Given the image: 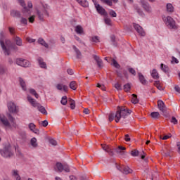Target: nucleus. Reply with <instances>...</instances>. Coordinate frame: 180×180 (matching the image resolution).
Listing matches in <instances>:
<instances>
[{"label":"nucleus","mask_w":180,"mask_h":180,"mask_svg":"<svg viewBox=\"0 0 180 180\" xmlns=\"http://www.w3.org/2000/svg\"><path fill=\"white\" fill-rule=\"evenodd\" d=\"M70 88L71 89H73V91H75V89H77V82H72L70 84Z\"/></svg>","instance_id":"37"},{"label":"nucleus","mask_w":180,"mask_h":180,"mask_svg":"<svg viewBox=\"0 0 180 180\" xmlns=\"http://www.w3.org/2000/svg\"><path fill=\"white\" fill-rule=\"evenodd\" d=\"M16 64L22 67V65H23V60L22 58H18L16 60Z\"/></svg>","instance_id":"50"},{"label":"nucleus","mask_w":180,"mask_h":180,"mask_svg":"<svg viewBox=\"0 0 180 180\" xmlns=\"http://www.w3.org/2000/svg\"><path fill=\"white\" fill-rule=\"evenodd\" d=\"M171 122L172 123H174V124H178V120L175 117H172Z\"/></svg>","instance_id":"58"},{"label":"nucleus","mask_w":180,"mask_h":180,"mask_svg":"<svg viewBox=\"0 0 180 180\" xmlns=\"http://www.w3.org/2000/svg\"><path fill=\"white\" fill-rule=\"evenodd\" d=\"M162 20L169 29H176V23L171 16H163Z\"/></svg>","instance_id":"5"},{"label":"nucleus","mask_w":180,"mask_h":180,"mask_svg":"<svg viewBox=\"0 0 180 180\" xmlns=\"http://www.w3.org/2000/svg\"><path fill=\"white\" fill-rule=\"evenodd\" d=\"M130 88H131L130 84H127L124 85V91L125 92H129V91H130Z\"/></svg>","instance_id":"46"},{"label":"nucleus","mask_w":180,"mask_h":180,"mask_svg":"<svg viewBox=\"0 0 180 180\" xmlns=\"http://www.w3.org/2000/svg\"><path fill=\"white\" fill-rule=\"evenodd\" d=\"M124 140H125V141H130V140H131L130 136H129V134H126L125 137H124Z\"/></svg>","instance_id":"62"},{"label":"nucleus","mask_w":180,"mask_h":180,"mask_svg":"<svg viewBox=\"0 0 180 180\" xmlns=\"http://www.w3.org/2000/svg\"><path fill=\"white\" fill-rule=\"evenodd\" d=\"M97 88H101L102 91H106V88L103 84H100L99 83L97 84Z\"/></svg>","instance_id":"57"},{"label":"nucleus","mask_w":180,"mask_h":180,"mask_svg":"<svg viewBox=\"0 0 180 180\" xmlns=\"http://www.w3.org/2000/svg\"><path fill=\"white\" fill-rule=\"evenodd\" d=\"M0 120L6 127H11V124L9 123V121H8V119L4 117H2V116L0 115Z\"/></svg>","instance_id":"23"},{"label":"nucleus","mask_w":180,"mask_h":180,"mask_svg":"<svg viewBox=\"0 0 180 180\" xmlns=\"http://www.w3.org/2000/svg\"><path fill=\"white\" fill-rule=\"evenodd\" d=\"M11 175L13 178H15L16 180H21L20 175H19V171L18 170H12Z\"/></svg>","instance_id":"21"},{"label":"nucleus","mask_w":180,"mask_h":180,"mask_svg":"<svg viewBox=\"0 0 180 180\" xmlns=\"http://www.w3.org/2000/svg\"><path fill=\"white\" fill-rule=\"evenodd\" d=\"M7 117L8 120L11 122V123H13V122H15V118H13V117L12 116V115H11V113L9 112L7 113Z\"/></svg>","instance_id":"47"},{"label":"nucleus","mask_w":180,"mask_h":180,"mask_svg":"<svg viewBox=\"0 0 180 180\" xmlns=\"http://www.w3.org/2000/svg\"><path fill=\"white\" fill-rule=\"evenodd\" d=\"M27 101L28 102L33 106V108H37L38 110L41 112V113H43V115H47V111L46 110V108L44 107L41 106L34 98H32V96H27Z\"/></svg>","instance_id":"3"},{"label":"nucleus","mask_w":180,"mask_h":180,"mask_svg":"<svg viewBox=\"0 0 180 180\" xmlns=\"http://www.w3.org/2000/svg\"><path fill=\"white\" fill-rule=\"evenodd\" d=\"M67 96H64L62 97V99L60 101V103H62V105H67Z\"/></svg>","instance_id":"45"},{"label":"nucleus","mask_w":180,"mask_h":180,"mask_svg":"<svg viewBox=\"0 0 180 180\" xmlns=\"http://www.w3.org/2000/svg\"><path fill=\"white\" fill-rule=\"evenodd\" d=\"M96 9L97 12L100 13V15H103L104 16H106V15H108V13H106L105 8H103V7H102L99 4L96 6Z\"/></svg>","instance_id":"15"},{"label":"nucleus","mask_w":180,"mask_h":180,"mask_svg":"<svg viewBox=\"0 0 180 180\" xmlns=\"http://www.w3.org/2000/svg\"><path fill=\"white\" fill-rule=\"evenodd\" d=\"M177 148H178V153L180 154V142H177L176 143Z\"/></svg>","instance_id":"64"},{"label":"nucleus","mask_w":180,"mask_h":180,"mask_svg":"<svg viewBox=\"0 0 180 180\" xmlns=\"http://www.w3.org/2000/svg\"><path fill=\"white\" fill-rule=\"evenodd\" d=\"M7 106L10 113H18L19 112V108L12 101L8 102Z\"/></svg>","instance_id":"7"},{"label":"nucleus","mask_w":180,"mask_h":180,"mask_svg":"<svg viewBox=\"0 0 180 180\" xmlns=\"http://www.w3.org/2000/svg\"><path fill=\"white\" fill-rule=\"evenodd\" d=\"M49 6L47 4H41L36 8V13L39 20H44V16H49Z\"/></svg>","instance_id":"2"},{"label":"nucleus","mask_w":180,"mask_h":180,"mask_svg":"<svg viewBox=\"0 0 180 180\" xmlns=\"http://www.w3.org/2000/svg\"><path fill=\"white\" fill-rule=\"evenodd\" d=\"M56 89H58V91H64V92H67L68 91V86L62 84H57Z\"/></svg>","instance_id":"22"},{"label":"nucleus","mask_w":180,"mask_h":180,"mask_svg":"<svg viewBox=\"0 0 180 180\" xmlns=\"http://www.w3.org/2000/svg\"><path fill=\"white\" fill-rule=\"evenodd\" d=\"M172 135H171V134H169L168 135H165L164 136H162V135H160V139L162 140H168V139H170V137H172Z\"/></svg>","instance_id":"44"},{"label":"nucleus","mask_w":180,"mask_h":180,"mask_svg":"<svg viewBox=\"0 0 180 180\" xmlns=\"http://www.w3.org/2000/svg\"><path fill=\"white\" fill-rule=\"evenodd\" d=\"M28 127L31 131H32L35 134H39V129H36V124L33 123H30L28 124Z\"/></svg>","instance_id":"17"},{"label":"nucleus","mask_w":180,"mask_h":180,"mask_svg":"<svg viewBox=\"0 0 180 180\" xmlns=\"http://www.w3.org/2000/svg\"><path fill=\"white\" fill-rule=\"evenodd\" d=\"M23 67L25 68H27V67H30V61L27 60H23Z\"/></svg>","instance_id":"39"},{"label":"nucleus","mask_w":180,"mask_h":180,"mask_svg":"<svg viewBox=\"0 0 180 180\" xmlns=\"http://www.w3.org/2000/svg\"><path fill=\"white\" fill-rule=\"evenodd\" d=\"M166 9L167 11L169 12V13H172L174 12V6H172L170 3L167 4L166 6Z\"/></svg>","instance_id":"29"},{"label":"nucleus","mask_w":180,"mask_h":180,"mask_svg":"<svg viewBox=\"0 0 180 180\" xmlns=\"http://www.w3.org/2000/svg\"><path fill=\"white\" fill-rule=\"evenodd\" d=\"M139 77L140 82H141L143 85H146V84H147V80H146L144 76L141 75V73H139Z\"/></svg>","instance_id":"32"},{"label":"nucleus","mask_w":180,"mask_h":180,"mask_svg":"<svg viewBox=\"0 0 180 180\" xmlns=\"http://www.w3.org/2000/svg\"><path fill=\"white\" fill-rule=\"evenodd\" d=\"M15 41L17 46H22V39L19 38V37H15Z\"/></svg>","instance_id":"38"},{"label":"nucleus","mask_w":180,"mask_h":180,"mask_svg":"<svg viewBox=\"0 0 180 180\" xmlns=\"http://www.w3.org/2000/svg\"><path fill=\"white\" fill-rule=\"evenodd\" d=\"M49 143L51 146H57V141L53 139H49Z\"/></svg>","instance_id":"53"},{"label":"nucleus","mask_w":180,"mask_h":180,"mask_svg":"<svg viewBox=\"0 0 180 180\" xmlns=\"http://www.w3.org/2000/svg\"><path fill=\"white\" fill-rule=\"evenodd\" d=\"M124 150H126L125 147L118 146V148L115 149V151L117 154L123 155L124 154Z\"/></svg>","instance_id":"28"},{"label":"nucleus","mask_w":180,"mask_h":180,"mask_svg":"<svg viewBox=\"0 0 180 180\" xmlns=\"http://www.w3.org/2000/svg\"><path fill=\"white\" fill-rule=\"evenodd\" d=\"M131 113V111L126 108L118 107L115 115V113H110L109 115V122H113V120L115 117L116 123H119V122H120V119H126V117H127V116Z\"/></svg>","instance_id":"1"},{"label":"nucleus","mask_w":180,"mask_h":180,"mask_svg":"<svg viewBox=\"0 0 180 180\" xmlns=\"http://www.w3.org/2000/svg\"><path fill=\"white\" fill-rule=\"evenodd\" d=\"M8 30H9L11 34H15V28H13L12 27H9Z\"/></svg>","instance_id":"59"},{"label":"nucleus","mask_w":180,"mask_h":180,"mask_svg":"<svg viewBox=\"0 0 180 180\" xmlns=\"http://www.w3.org/2000/svg\"><path fill=\"white\" fill-rule=\"evenodd\" d=\"M33 8V4L32 3V1H29L27 3V6H25L23 8V12L24 13H29L30 15V13H32V9Z\"/></svg>","instance_id":"11"},{"label":"nucleus","mask_w":180,"mask_h":180,"mask_svg":"<svg viewBox=\"0 0 180 180\" xmlns=\"http://www.w3.org/2000/svg\"><path fill=\"white\" fill-rule=\"evenodd\" d=\"M73 49L75 50L76 58L78 59L82 58V53H81L79 49H78L75 46H73Z\"/></svg>","instance_id":"25"},{"label":"nucleus","mask_w":180,"mask_h":180,"mask_svg":"<svg viewBox=\"0 0 180 180\" xmlns=\"http://www.w3.org/2000/svg\"><path fill=\"white\" fill-rule=\"evenodd\" d=\"M37 61L41 68H44L45 70L47 68V65L44 63L43 58H38Z\"/></svg>","instance_id":"26"},{"label":"nucleus","mask_w":180,"mask_h":180,"mask_svg":"<svg viewBox=\"0 0 180 180\" xmlns=\"http://www.w3.org/2000/svg\"><path fill=\"white\" fill-rule=\"evenodd\" d=\"M131 155H132V157H137V155H139V150H134L131 152Z\"/></svg>","instance_id":"51"},{"label":"nucleus","mask_w":180,"mask_h":180,"mask_svg":"<svg viewBox=\"0 0 180 180\" xmlns=\"http://www.w3.org/2000/svg\"><path fill=\"white\" fill-rule=\"evenodd\" d=\"M75 32L77 33V34H85L84 27L79 25L75 26Z\"/></svg>","instance_id":"14"},{"label":"nucleus","mask_w":180,"mask_h":180,"mask_svg":"<svg viewBox=\"0 0 180 180\" xmlns=\"http://www.w3.org/2000/svg\"><path fill=\"white\" fill-rule=\"evenodd\" d=\"M174 91H176V92H177L178 94H180V88L179 87V86H174Z\"/></svg>","instance_id":"63"},{"label":"nucleus","mask_w":180,"mask_h":180,"mask_svg":"<svg viewBox=\"0 0 180 180\" xmlns=\"http://www.w3.org/2000/svg\"><path fill=\"white\" fill-rule=\"evenodd\" d=\"M155 86L159 89V91H162V86H161V84H160V81H155L154 82Z\"/></svg>","instance_id":"35"},{"label":"nucleus","mask_w":180,"mask_h":180,"mask_svg":"<svg viewBox=\"0 0 180 180\" xmlns=\"http://www.w3.org/2000/svg\"><path fill=\"white\" fill-rule=\"evenodd\" d=\"M150 75L152 78H153V79H158V78H160V75L158 74V72L155 69H153L150 72Z\"/></svg>","instance_id":"24"},{"label":"nucleus","mask_w":180,"mask_h":180,"mask_svg":"<svg viewBox=\"0 0 180 180\" xmlns=\"http://www.w3.org/2000/svg\"><path fill=\"white\" fill-rule=\"evenodd\" d=\"M30 146L32 147V148H37L39 147V143H37V139L35 137L32 138L30 140Z\"/></svg>","instance_id":"19"},{"label":"nucleus","mask_w":180,"mask_h":180,"mask_svg":"<svg viewBox=\"0 0 180 180\" xmlns=\"http://www.w3.org/2000/svg\"><path fill=\"white\" fill-rule=\"evenodd\" d=\"M54 169L56 172H63V171L70 172V166L68 165H63L60 162H57Z\"/></svg>","instance_id":"6"},{"label":"nucleus","mask_w":180,"mask_h":180,"mask_svg":"<svg viewBox=\"0 0 180 180\" xmlns=\"http://www.w3.org/2000/svg\"><path fill=\"white\" fill-rule=\"evenodd\" d=\"M93 57H94L95 61H96L98 67H99L100 68L103 67V63L102 62V59H101V58H99V56H98L96 55H94Z\"/></svg>","instance_id":"18"},{"label":"nucleus","mask_w":180,"mask_h":180,"mask_svg":"<svg viewBox=\"0 0 180 180\" xmlns=\"http://www.w3.org/2000/svg\"><path fill=\"white\" fill-rule=\"evenodd\" d=\"M1 38L0 39V44L1 46L2 49L4 50L6 55L9 56L11 54V51L9 48H7L4 43V32H1Z\"/></svg>","instance_id":"8"},{"label":"nucleus","mask_w":180,"mask_h":180,"mask_svg":"<svg viewBox=\"0 0 180 180\" xmlns=\"http://www.w3.org/2000/svg\"><path fill=\"white\" fill-rule=\"evenodd\" d=\"M28 91L30 92V94H31V95H33L37 99H39V94L36 92V90H34V89H29Z\"/></svg>","instance_id":"30"},{"label":"nucleus","mask_w":180,"mask_h":180,"mask_svg":"<svg viewBox=\"0 0 180 180\" xmlns=\"http://www.w3.org/2000/svg\"><path fill=\"white\" fill-rule=\"evenodd\" d=\"M160 68L163 72H168V71H169V68H168V66L162 63L160 65Z\"/></svg>","instance_id":"33"},{"label":"nucleus","mask_w":180,"mask_h":180,"mask_svg":"<svg viewBox=\"0 0 180 180\" xmlns=\"http://www.w3.org/2000/svg\"><path fill=\"white\" fill-rule=\"evenodd\" d=\"M0 154L2 157H4V158H9L13 155L12 149L11 148V144L6 143L4 145L3 149H0Z\"/></svg>","instance_id":"4"},{"label":"nucleus","mask_w":180,"mask_h":180,"mask_svg":"<svg viewBox=\"0 0 180 180\" xmlns=\"http://www.w3.org/2000/svg\"><path fill=\"white\" fill-rule=\"evenodd\" d=\"M11 15L13 16V18H20V16H22L20 12L16 10H12L11 11Z\"/></svg>","instance_id":"27"},{"label":"nucleus","mask_w":180,"mask_h":180,"mask_svg":"<svg viewBox=\"0 0 180 180\" xmlns=\"http://www.w3.org/2000/svg\"><path fill=\"white\" fill-rule=\"evenodd\" d=\"M114 86L117 91H122V85L120 84L116 83Z\"/></svg>","instance_id":"54"},{"label":"nucleus","mask_w":180,"mask_h":180,"mask_svg":"<svg viewBox=\"0 0 180 180\" xmlns=\"http://www.w3.org/2000/svg\"><path fill=\"white\" fill-rule=\"evenodd\" d=\"M70 108L71 109L74 110L75 109V101L72 99H70Z\"/></svg>","instance_id":"49"},{"label":"nucleus","mask_w":180,"mask_h":180,"mask_svg":"<svg viewBox=\"0 0 180 180\" xmlns=\"http://www.w3.org/2000/svg\"><path fill=\"white\" fill-rule=\"evenodd\" d=\"M121 172L125 175H129V174H131L133 172V169H130V167L127 166H123Z\"/></svg>","instance_id":"16"},{"label":"nucleus","mask_w":180,"mask_h":180,"mask_svg":"<svg viewBox=\"0 0 180 180\" xmlns=\"http://www.w3.org/2000/svg\"><path fill=\"white\" fill-rule=\"evenodd\" d=\"M34 19H36V15H33L28 18V21L30 23H34Z\"/></svg>","instance_id":"43"},{"label":"nucleus","mask_w":180,"mask_h":180,"mask_svg":"<svg viewBox=\"0 0 180 180\" xmlns=\"http://www.w3.org/2000/svg\"><path fill=\"white\" fill-rule=\"evenodd\" d=\"M103 4H105V5H108V6H112V0H101Z\"/></svg>","instance_id":"40"},{"label":"nucleus","mask_w":180,"mask_h":180,"mask_svg":"<svg viewBox=\"0 0 180 180\" xmlns=\"http://www.w3.org/2000/svg\"><path fill=\"white\" fill-rule=\"evenodd\" d=\"M92 41L94 43H99V37L95 36L92 37Z\"/></svg>","instance_id":"56"},{"label":"nucleus","mask_w":180,"mask_h":180,"mask_svg":"<svg viewBox=\"0 0 180 180\" xmlns=\"http://www.w3.org/2000/svg\"><path fill=\"white\" fill-rule=\"evenodd\" d=\"M132 103H139V99H137V95L132 94V99H131Z\"/></svg>","instance_id":"36"},{"label":"nucleus","mask_w":180,"mask_h":180,"mask_svg":"<svg viewBox=\"0 0 180 180\" xmlns=\"http://www.w3.org/2000/svg\"><path fill=\"white\" fill-rule=\"evenodd\" d=\"M38 43L41 46H44V47H46V49H49V44L46 43V41H44V39L39 38L38 39Z\"/></svg>","instance_id":"31"},{"label":"nucleus","mask_w":180,"mask_h":180,"mask_svg":"<svg viewBox=\"0 0 180 180\" xmlns=\"http://www.w3.org/2000/svg\"><path fill=\"white\" fill-rule=\"evenodd\" d=\"M141 5L144 9L145 12H147L148 13H151L153 12V8L150 6V4L148 2L141 1Z\"/></svg>","instance_id":"10"},{"label":"nucleus","mask_w":180,"mask_h":180,"mask_svg":"<svg viewBox=\"0 0 180 180\" xmlns=\"http://www.w3.org/2000/svg\"><path fill=\"white\" fill-rule=\"evenodd\" d=\"M134 9L139 15H141V13H143V11H141V8H140L137 5H134Z\"/></svg>","instance_id":"42"},{"label":"nucleus","mask_w":180,"mask_h":180,"mask_svg":"<svg viewBox=\"0 0 180 180\" xmlns=\"http://www.w3.org/2000/svg\"><path fill=\"white\" fill-rule=\"evenodd\" d=\"M101 147L105 153H108L109 155H113V149L110 146L106 144H101Z\"/></svg>","instance_id":"12"},{"label":"nucleus","mask_w":180,"mask_h":180,"mask_svg":"<svg viewBox=\"0 0 180 180\" xmlns=\"http://www.w3.org/2000/svg\"><path fill=\"white\" fill-rule=\"evenodd\" d=\"M158 106L160 112H162V113L167 112V107L165 106L164 101L161 100L158 101Z\"/></svg>","instance_id":"13"},{"label":"nucleus","mask_w":180,"mask_h":180,"mask_svg":"<svg viewBox=\"0 0 180 180\" xmlns=\"http://www.w3.org/2000/svg\"><path fill=\"white\" fill-rule=\"evenodd\" d=\"M26 40L28 41V43H34V41H36V39H33L30 37L26 38Z\"/></svg>","instance_id":"61"},{"label":"nucleus","mask_w":180,"mask_h":180,"mask_svg":"<svg viewBox=\"0 0 180 180\" xmlns=\"http://www.w3.org/2000/svg\"><path fill=\"white\" fill-rule=\"evenodd\" d=\"M133 27L135 29V30L137 32V33L139 34V36H142L143 37L146 36V32L144 31L143 27L140 26V25L134 23Z\"/></svg>","instance_id":"9"},{"label":"nucleus","mask_w":180,"mask_h":180,"mask_svg":"<svg viewBox=\"0 0 180 180\" xmlns=\"http://www.w3.org/2000/svg\"><path fill=\"white\" fill-rule=\"evenodd\" d=\"M128 70L130 72V74H131L134 76H136V70L133 69V68H129Z\"/></svg>","instance_id":"55"},{"label":"nucleus","mask_w":180,"mask_h":180,"mask_svg":"<svg viewBox=\"0 0 180 180\" xmlns=\"http://www.w3.org/2000/svg\"><path fill=\"white\" fill-rule=\"evenodd\" d=\"M112 65H114L115 68H120V65L117 63V61H116V60L112 59Z\"/></svg>","instance_id":"41"},{"label":"nucleus","mask_w":180,"mask_h":180,"mask_svg":"<svg viewBox=\"0 0 180 180\" xmlns=\"http://www.w3.org/2000/svg\"><path fill=\"white\" fill-rule=\"evenodd\" d=\"M41 125L44 127H47V126L49 125V122H47V120H44L41 122Z\"/></svg>","instance_id":"60"},{"label":"nucleus","mask_w":180,"mask_h":180,"mask_svg":"<svg viewBox=\"0 0 180 180\" xmlns=\"http://www.w3.org/2000/svg\"><path fill=\"white\" fill-rule=\"evenodd\" d=\"M109 15L110 16H112V18H116V16H117V14H116V12L113 10L110 11Z\"/></svg>","instance_id":"52"},{"label":"nucleus","mask_w":180,"mask_h":180,"mask_svg":"<svg viewBox=\"0 0 180 180\" xmlns=\"http://www.w3.org/2000/svg\"><path fill=\"white\" fill-rule=\"evenodd\" d=\"M105 23L108 26H112V20H110V18H105Z\"/></svg>","instance_id":"48"},{"label":"nucleus","mask_w":180,"mask_h":180,"mask_svg":"<svg viewBox=\"0 0 180 180\" xmlns=\"http://www.w3.org/2000/svg\"><path fill=\"white\" fill-rule=\"evenodd\" d=\"M151 117H153V119H159L160 117V112H153L150 114Z\"/></svg>","instance_id":"34"},{"label":"nucleus","mask_w":180,"mask_h":180,"mask_svg":"<svg viewBox=\"0 0 180 180\" xmlns=\"http://www.w3.org/2000/svg\"><path fill=\"white\" fill-rule=\"evenodd\" d=\"M79 5L83 6V8H88L89 6V3L86 0H76Z\"/></svg>","instance_id":"20"}]
</instances>
